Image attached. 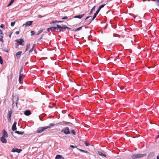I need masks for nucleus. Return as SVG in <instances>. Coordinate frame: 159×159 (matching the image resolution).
Returning <instances> with one entry per match:
<instances>
[{"instance_id": "f257e3e1", "label": "nucleus", "mask_w": 159, "mask_h": 159, "mask_svg": "<svg viewBox=\"0 0 159 159\" xmlns=\"http://www.w3.org/2000/svg\"><path fill=\"white\" fill-rule=\"evenodd\" d=\"M56 26H52L48 28L47 29V31L49 32L50 31L52 32L54 31L56 32H58V30L61 27L58 26V25H57Z\"/></svg>"}, {"instance_id": "f03ea898", "label": "nucleus", "mask_w": 159, "mask_h": 159, "mask_svg": "<svg viewBox=\"0 0 159 159\" xmlns=\"http://www.w3.org/2000/svg\"><path fill=\"white\" fill-rule=\"evenodd\" d=\"M146 156V154H137L132 155L131 156V157L132 159H137L138 158H141Z\"/></svg>"}, {"instance_id": "7ed1b4c3", "label": "nucleus", "mask_w": 159, "mask_h": 159, "mask_svg": "<svg viewBox=\"0 0 159 159\" xmlns=\"http://www.w3.org/2000/svg\"><path fill=\"white\" fill-rule=\"evenodd\" d=\"M50 127H39L36 130V133H41L45 129L48 128H50Z\"/></svg>"}, {"instance_id": "20e7f679", "label": "nucleus", "mask_w": 159, "mask_h": 159, "mask_svg": "<svg viewBox=\"0 0 159 159\" xmlns=\"http://www.w3.org/2000/svg\"><path fill=\"white\" fill-rule=\"evenodd\" d=\"M61 132H63L66 134H70V129L69 128L66 127L61 130Z\"/></svg>"}, {"instance_id": "39448f33", "label": "nucleus", "mask_w": 159, "mask_h": 159, "mask_svg": "<svg viewBox=\"0 0 159 159\" xmlns=\"http://www.w3.org/2000/svg\"><path fill=\"white\" fill-rule=\"evenodd\" d=\"M15 41L16 43H18L20 45H24V40L22 39H16L15 40Z\"/></svg>"}, {"instance_id": "423d86ee", "label": "nucleus", "mask_w": 159, "mask_h": 159, "mask_svg": "<svg viewBox=\"0 0 159 159\" xmlns=\"http://www.w3.org/2000/svg\"><path fill=\"white\" fill-rule=\"evenodd\" d=\"M58 26H59L61 27L58 30V32L62 31V29H64V30H66V29H70V28L67 26L66 25H63L61 26L60 25H58Z\"/></svg>"}, {"instance_id": "0eeeda50", "label": "nucleus", "mask_w": 159, "mask_h": 159, "mask_svg": "<svg viewBox=\"0 0 159 159\" xmlns=\"http://www.w3.org/2000/svg\"><path fill=\"white\" fill-rule=\"evenodd\" d=\"M12 113V110H11L10 111H8L7 114V118L8 121V122H10L11 121V116Z\"/></svg>"}, {"instance_id": "6e6552de", "label": "nucleus", "mask_w": 159, "mask_h": 159, "mask_svg": "<svg viewBox=\"0 0 159 159\" xmlns=\"http://www.w3.org/2000/svg\"><path fill=\"white\" fill-rule=\"evenodd\" d=\"M13 78V73L11 72L9 75L7 76L8 82L10 83L12 80Z\"/></svg>"}, {"instance_id": "1a4fd4ad", "label": "nucleus", "mask_w": 159, "mask_h": 159, "mask_svg": "<svg viewBox=\"0 0 159 159\" xmlns=\"http://www.w3.org/2000/svg\"><path fill=\"white\" fill-rule=\"evenodd\" d=\"M21 151L22 150L21 149H18L17 148H15L12 149L11 151L12 152H17L18 153H20Z\"/></svg>"}, {"instance_id": "9d476101", "label": "nucleus", "mask_w": 159, "mask_h": 159, "mask_svg": "<svg viewBox=\"0 0 159 159\" xmlns=\"http://www.w3.org/2000/svg\"><path fill=\"white\" fill-rule=\"evenodd\" d=\"M155 155V153L153 152H151L147 157V159H150L152 157Z\"/></svg>"}, {"instance_id": "9b49d317", "label": "nucleus", "mask_w": 159, "mask_h": 159, "mask_svg": "<svg viewBox=\"0 0 159 159\" xmlns=\"http://www.w3.org/2000/svg\"><path fill=\"white\" fill-rule=\"evenodd\" d=\"M33 21H30L26 22L23 25H25V26H30L33 23Z\"/></svg>"}, {"instance_id": "f8f14e48", "label": "nucleus", "mask_w": 159, "mask_h": 159, "mask_svg": "<svg viewBox=\"0 0 159 159\" xmlns=\"http://www.w3.org/2000/svg\"><path fill=\"white\" fill-rule=\"evenodd\" d=\"M16 124H17V123L16 122H15L14 123L12 126L11 129L13 131H14L16 130V129H17V128L16 127Z\"/></svg>"}, {"instance_id": "ddd939ff", "label": "nucleus", "mask_w": 159, "mask_h": 159, "mask_svg": "<svg viewBox=\"0 0 159 159\" xmlns=\"http://www.w3.org/2000/svg\"><path fill=\"white\" fill-rule=\"evenodd\" d=\"M1 141L3 143H6L7 142V140L6 139L5 137L2 136L1 138Z\"/></svg>"}, {"instance_id": "4468645a", "label": "nucleus", "mask_w": 159, "mask_h": 159, "mask_svg": "<svg viewBox=\"0 0 159 159\" xmlns=\"http://www.w3.org/2000/svg\"><path fill=\"white\" fill-rule=\"evenodd\" d=\"M3 136H2L7 138L8 137V134L5 129H3Z\"/></svg>"}, {"instance_id": "2eb2a0df", "label": "nucleus", "mask_w": 159, "mask_h": 159, "mask_svg": "<svg viewBox=\"0 0 159 159\" xmlns=\"http://www.w3.org/2000/svg\"><path fill=\"white\" fill-rule=\"evenodd\" d=\"M31 112L29 110L25 111L24 112V114L27 116H29L31 114Z\"/></svg>"}, {"instance_id": "dca6fc26", "label": "nucleus", "mask_w": 159, "mask_h": 159, "mask_svg": "<svg viewBox=\"0 0 159 159\" xmlns=\"http://www.w3.org/2000/svg\"><path fill=\"white\" fill-rule=\"evenodd\" d=\"M97 15V14L96 13H95L94 14L92 19L91 20L89 19V23L87 24H90L91 22L96 17Z\"/></svg>"}, {"instance_id": "f3484780", "label": "nucleus", "mask_w": 159, "mask_h": 159, "mask_svg": "<svg viewBox=\"0 0 159 159\" xmlns=\"http://www.w3.org/2000/svg\"><path fill=\"white\" fill-rule=\"evenodd\" d=\"M22 53V51H19L16 53V55L18 59H20Z\"/></svg>"}, {"instance_id": "a211bd4d", "label": "nucleus", "mask_w": 159, "mask_h": 159, "mask_svg": "<svg viewBox=\"0 0 159 159\" xmlns=\"http://www.w3.org/2000/svg\"><path fill=\"white\" fill-rule=\"evenodd\" d=\"M84 15L85 14H83L81 15L75 16H74V18H78L79 19H81Z\"/></svg>"}, {"instance_id": "6ab92c4d", "label": "nucleus", "mask_w": 159, "mask_h": 159, "mask_svg": "<svg viewBox=\"0 0 159 159\" xmlns=\"http://www.w3.org/2000/svg\"><path fill=\"white\" fill-rule=\"evenodd\" d=\"M23 75H23V73L19 74V83H21V81L22 80V78Z\"/></svg>"}, {"instance_id": "aec40b11", "label": "nucleus", "mask_w": 159, "mask_h": 159, "mask_svg": "<svg viewBox=\"0 0 159 159\" xmlns=\"http://www.w3.org/2000/svg\"><path fill=\"white\" fill-rule=\"evenodd\" d=\"M55 159H64V158L61 156L59 155H57L56 156Z\"/></svg>"}, {"instance_id": "412c9836", "label": "nucleus", "mask_w": 159, "mask_h": 159, "mask_svg": "<svg viewBox=\"0 0 159 159\" xmlns=\"http://www.w3.org/2000/svg\"><path fill=\"white\" fill-rule=\"evenodd\" d=\"M83 27H84V26H83L79 27L78 28H77L76 29L72 30H71L72 31H75V32L77 31H78L79 30H81L82 29V28Z\"/></svg>"}, {"instance_id": "4be33fe9", "label": "nucleus", "mask_w": 159, "mask_h": 159, "mask_svg": "<svg viewBox=\"0 0 159 159\" xmlns=\"http://www.w3.org/2000/svg\"><path fill=\"white\" fill-rule=\"evenodd\" d=\"M62 124L63 125H69L71 124V125H73L70 122H65L63 121L62 122Z\"/></svg>"}, {"instance_id": "5701e85b", "label": "nucleus", "mask_w": 159, "mask_h": 159, "mask_svg": "<svg viewBox=\"0 0 159 159\" xmlns=\"http://www.w3.org/2000/svg\"><path fill=\"white\" fill-rule=\"evenodd\" d=\"M98 154L100 156H104L105 157H106V156L105 154H103L100 151H98Z\"/></svg>"}, {"instance_id": "b1692460", "label": "nucleus", "mask_w": 159, "mask_h": 159, "mask_svg": "<svg viewBox=\"0 0 159 159\" xmlns=\"http://www.w3.org/2000/svg\"><path fill=\"white\" fill-rule=\"evenodd\" d=\"M15 133H17L18 134H24V131H16L15 132Z\"/></svg>"}, {"instance_id": "393cba45", "label": "nucleus", "mask_w": 159, "mask_h": 159, "mask_svg": "<svg viewBox=\"0 0 159 159\" xmlns=\"http://www.w3.org/2000/svg\"><path fill=\"white\" fill-rule=\"evenodd\" d=\"M30 43H27L25 52H26V51H27L28 50V49L30 48Z\"/></svg>"}, {"instance_id": "a878e982", "label": "nucleus", "mask_w": 159, "mask_h": 159, "mask_svg": "<svg viewBox=\"0 0 159 159\" xmlns=\"http://www.w3.org/2000/svg\"><path fill=\"white\" fill-rule=\"evenodd\" d=\"M3 35H0V41L2 43L4 42V41L3 39Z\"/></svg>"}, {"instance_id": "bb28decb", "label": "nucleus", "mask_w": 159, "mask_h": 159, "mask_svg": "<svg viewBox=\"0 0 159 159\" xmlns=\"http://www.w3.org/2000/svg\"><path fill=\"white\" fill-rule=\"evenodd\" d=\"M43 31V30L42 29H41L38 32L37 34V35H39L40 33H41Z\"/></svg>"}, {"instance_id": "cd10ccee", "label": "nucleus", "mask_w": 159, "mask_h": 159, "mask_svg": "<svg viewBox=\"0 0 159 159\" xmlns=\"http://www.w3.org/2000/svg\"><path fill=\"white\" fill-rule=\"evenodd\" d=\"M70 132L71 133L74 135H75L76 134V132L75 131V130L74 129H72L70 130Z\"/></svg>"}, {"instance_id": "c85d7f7f", "label": "nucleus", "mask_w": 159, "mask_h": 159, "mask_svg": "<svg viewBox=\"0 0 159 159\" xmlns=\"http://www.w3.org/2000/svg\"><path fill=\"white\" fill-rule=\"evenodd\" d=\"M96 7L95 6H94L92 9L90 11V12L89 13V14L90 15H91L92 13V12H93V10H95V8Z\"/></svg>"}, {"instance_id": "c756f323", "label": "nucleus", "mask_w": 159, "mask_h": 159, "mask_svg": "<svg viewBox=\"0 0 159 159\" xmlns=\"http://www.w3.org/2000/svg\"><path fill=\"white\" fill-rule=\"evenodd\" d=\"M77 149H78V150L80 151L81 152H85V153L87 152V151H85L84 150L80 149L79 148H77Z\"/></svg>"}, {"instance_id": "7c9ffc66", "label": "nucleus", "mask_w": 159, "mask_h": 159, "mask_svg": "<svg viewBox=\"0 0 159 159\" xmlns=\"http://www.w3.org/2000/svg\"><path fill=\"white\" fill-rule=\"evenodd\" d=\"M3 61L2 57H0V63L1 65L3 64Z\"/></svg>"}, {"instance_id": "2f4dec72", "label": "nucleus", "mask_w": 159, "mask_h": 159, "mask_svg": "<svg viewBox=\"0 0 159 159\" xmlns=\"http://www.w3.org/2000/svg\"><path fill=\"white\" fill-rule=\"evenodd\" d=\"M15 23H16V22L15 21H14V22H11V26L12 27L14 25Z\"/></svg>"}, {"instance_id": "473e14b6", "label": "nucleus", "mask_w": 159, "mask_h": 159, "mask_svg": "<svg viewBox=\"0 0 159 159\" xmlns=\"http://www.w3.org/2000/svg\"><path fill=\"white\" fill-rule=\"evenodd\" d=\"M84 144H85L86 146H88L89 145V143H88L86 141H84Z\"/></svg>"}, {"instance_id": "72a5a7b5", "label": "nucleus", "mask_w": 159, "mask_h": 159, "mask_svg": "<svg viewBox=\"0 0 159 159\" xmlns=\"http://www.w3.org/2000/svg\"><path fill=\"white\" fill-rule=\"evenodd\" d=\"M154 1L156 2L157 5L159 6V0H154Z\"/></svg>"}, {"instance_id": "f704fd0d", "label": "nucleus", "mask_w": 159, "mask_h": 159, "mask_svg": "<svg viewBox=\"0 0 159 159\" xmlns=\"http://www.w3.org/2000/svg\"><path fill=\"white\" fill-rule=\"evenodd\" d=\"M55 125V124L53 123H50L49 125V126L48 127H50V128H51L52 126H53Z\"/></svg>"}, {"instance_id": "c9c22d12", "label": "nucleus", "mask_w": 159, "mask_h": 159, "mask_svg": "<svg viewBox=\"0 0 159 159\" xmlns=\"http://www.w3.org/2000/svg\"><path fill=\"white\" fill-rule=\"evenodd\" d=\"M30 33L31 34V36H32L33 35H34L35 34V32L34 31H33V30L31 31Z\"/></svg>"}, {"instance_id": "e433bc0d", "label": "nucleus", "mask_w": 159, "mask_h": 159, "mask_svg": "<svg viewBox=\"0 0 159 159\" xmlns=\"http://www.w3.org/2000/svg\"><path fill=\"white\" fill-rule=\"evenodd\" d=\"M56 23V21H55V20H54V21H52L50 23V24H55Z\"/></svg>"}, {"instance_id": "4c0bfd02", "label": "nucleus", "mask_w": 159, "mask_h": 159, "mask_svg": "<svg viewBox=\"0 0 159 159\" xmlns=\"http://www.w3.org/2000/svg\"><path fill=\"white\" fill-rule=\"evenodd\" d=\"M105 4H102V5H100L99 7V8L101 9L102 8H103V7H104V6H105Z\"/></svg>"}, {"instance_id": "58836bf2", "label": "nucleus", "mask_w": 159, "mask_h": 159, "mask_svg": "<svg viewBox=\"0 0 159 159\" xmlns=\"http://www.w3.org/2000/svg\"><path fill=\"white\" fill-rule=\"evenodd\" d=\"M23 70V67L22 66L20 67V71L19 74H22L21 72H22V71Z\"/></svg>"}, {"instance_id": "ea45409f", "label": "nucleus", "mask_w": 159, "mask_h": 159, "mask_svg": "<svg viewBox=\"0 0 159 159\" xmlns=\"http://www.w3.org/2000/svg\"><path fill=\"white\" fill-rule=\"evenodd\" d=\"M101 10L99 8L97 10V11H96L95 13H96L98 15V13H99V11H100V10Z\"/></svg>"}, {"instance_id": "a19ab883", "label": "nucleus", "mask_w": 159, "mask_h": 159, "mask_svg": "<svg viewBox=\"0 0 159 159\" xmlns=\"http://www.w3.org/2000/svg\"><path fill=\"white\" fill-rule=\"evenodd\" d=\"M67 18H68V17L67 16H65L61 18V19L62 20H66V19H67Z\"/></svg>"}, {"instance_id": "79ce46f5", "label": "nucleus", "mask_w": 159, "mask_h": 159, "mask_svg": "<svg viewBox=\"0 0 159 159\" xmlns=\"http://www.w3.org/2000/svg\"><path fill=\"white\" fill-rule=\"evenodd\" d=\"M5 26V25L3 24H2L0 25V28H3Z\"/></svg>"}, {"instance_id": "37998d69", "label": "nucleus", "mask_w": 159, "mask_h": 159, "mask_svg": "<svg viewBox=\"0 0 159 159\" xmlns=\"http://www.w3.org/2000/svg\"><path fill=\"white\" fill-rule=\"evenodd\" d=\"M44 16H42L40 15H39L38 16V18H41V17H43Z\"/></svg>"}, {"instance_id": "c03bdc74", "label": "nucleus", "mask_w": 159, "mask_h": 159, "mask_svg": "<svg viewBox=\"0 0 159 159\" xmlns=\"http://www.w3.org/2000/svg\"><path fill=\"white\" fill-rule=\"evenodd\" d=\"M70 147L71 148H74L75 147L77 148V147L76 146H75V147L74 146H73V145H70Z\"/></svg>"}, {"instance_id": "a18cd8bd", "label": "nucleus", "mask_w": 159, "mask_h": 159, "mask_svg": "<svg viewBox=\"0 0 159 159\" xmlns=\"http://www.w3.org/2000/svg\"><path fill=\"white\" fill-rule=\"evenodd\" d=\"M91 16H87L86 17V18L85 19V20H87L89 18H90Z\"/></svg>"}, {"instance_id": "49530a36", "label": "nucleus", "mask_w": 159, "mask_h": 159, "mask_svg": "<svg viewBox=\"0 0 159 159\" xmlns=\"http://www.w3.org/2000/svg\"><path fill=\"white\" fill-rule=\"evenodd\" d=\"M0 35H4L2 33V31L0 29Z\"/></svg>"}, {"instance_id": "de8ad7c7", "label": "nucleus", "mask_w": 159, "mask_h": 159, "mask_svg": "<svg viewBox=\"0 0 159 159\" xmlns=\"http://www.w3.org/2000/svg\"><path fill=\"white\" fill-rule=\"evenodd\" d=\"M33 48H32L31 49H30L29 51V52L30 53V52H32L33 51Z\"/></svg>"}, {"instance_id": "09e8293b", "label": "nucleus", "mask_w": 159, "mask_h": 159, "mask_svg": "<svg viewBox=\"0 0 159 159\" xmlns=\"http://www.w3.org/2000/svg\"><path fill=\"white\" fill-rule=\"evenodd\" d=\"M15 33L17 35L19 34H20V31H17L15 32Z\"/></svg>"}, {"instance_id": "8fccbe9b", "label": "nucleus", "mask_w": 159, "mask_h": 159, "mask_svg": "<svg viewBox=\"0 0 159 159\" xmlns=\"http://www.w3.org/2000/svg\"><path fill=\"white\" fill-rule=\"evenodd\" d=\"M12 32H11V33H10L9 34V36L10 37H11V35L12 34Z\"/></svg>"}, {"instance_id": "3c124183", "label": "nucleus", "mask_w": 159, "mask_h": 159, "mask_svg": "<svg viewBox=\"0 0 159 159\" xmlns=\"http://www.w3.org/2000/svg\"><path fill=\"white\" fill-rule=\"evenodd\" d=\"M18 98H17V100H16V106L17 107V103H18L17 102H18Z\"/></svg>"}, {"instance_id": "603ef678", "label": "nucleus", "mask_w": 159, "mask_h": 159, "mask_svg": "<svg viewBox=\"0 0 159 159\" xmlns=\"http://www.w3.org/2000/svg\"><path fill=\"white\" fill-rule=\"evenodd\" d=\"M79 61L77 60H75L74 62L76 63H78Z\"/></svg>"}, {"instance_id": "864d4df0", "label": "nucleus", "mask_w": 159, "mask_h": 159, "mask_svg": "<svg viewBox=\"0 0 159 159\" xmlns=\"http://www.w3.org/2000/svg\"><path fill=\"white\" fill-rule=\"evenodd\" d=\"M14 0H11V1L10 2L11 4H12V3L13 2H14Z\"/></svg>"}, {"instance_id": "5fc2aeb1", "label": "nucleus", "mask_w": 159, "mask_h": 159, "mask_svg": "<svg viewBox=\"0 0 159 159\" xmlns=\"http://www.w3.org/2000/svg\"><path fill=\"white\" fill-rule=\"evenodd\" d=\"M12 4L10 2L8 4V5L7 6V7H9V6H10Z\"/></svg>"}, {"instance_id": "6e6d98bb", "label": "nucleus", "mask_w": 159, "mask_h": 159, "mask_svg": "<svg viewBox=\"0 0 159 159\" xmlns=\"http://www.w3.org/2000/svg\"><path fill=\"white\" fill-rule=\"evenodd\" d=\"M35 46V44H34L33 45V47L32 48H33L34 49V48Z\"/></svg>"}, {"instance_id": "4d7b16f0", "label": "nucleus", "mask_w": 159, "mask_h": 159, "mask_svg": "<svg viewBox=\"0 0 159 159\" xmlns=\"http://www.w3.org/2000/svg\"><path fill=\"white\" fill-rule=\"evenodd\" d=\"M13 133H13V132H11V134H12V135L13 136V137H15L13 135Z\"/></svg>"}, {"instance_id": "13d9d810", "label": "nucleus", "mask_w": 159, "mask_h": 159, "mask_svg": "<svg viewBox=\"0 0 159 159\" xmlns=\"http://www.w3.org/2000/svg\"><path fill=\"white\" fill-rule=\"evenodd\" d=\"M55 21H56V23H57V22L59 23V22H60V21H59V20H55Z\"/></svg>"}, {"instance_id": "bf43d9fd", "label": "nucleus", "mask_w": 159, "mask_h": 159, "mask_svg": "<svg viewBox=\"0 0 159 159\" xmlns=\"http://www.w3.org/2000/svg\"><path fill=\"white\" fill-rule=\"evenodd\" d=\"M157 159H159V155H158L157 157Z\"/></svg>"}, {"instance_id": "052dcab7", "label": "nucleus", "mask_w": 159, "mask_h": 159, "mask_svg": "<svg viewBox=\"0 0 159 159\" xmlns=\"http://www.w3.org/2000/svg\"><path fill=\"white\" fill-rule=\"evenodd\" d=\"M4 51H5L6 52H8V51L7 50L5 49Z\"/></svg>"}, {"instance_id": "680f3d73", "label": "nucleus", "mask_w": 159, "mask_h": 159, "mask_svg": "<svg viewBox=\"0 0 159 159\" xmlns=\"http://www.w3.org/2000/svg\"><path fill=\"white\" fill-rule=\"evenodd\" d=\"M28 62H26L25 63V65H26L28 64Z\"/></svg>"}, {"instance_id": "e2e57ef3", "label": "nucleus", "mask_w": 159, "mask_h": 159, "mask_svg": "<svg viewBox=\"0 0 159 159\" xmlns=\"http://www.w3.org/2000/svg\"><path fill=\"white\" fill-rule=\"evenodd\" d=\"M42 36L39 39V40H40L41 39H42Z\"/></svg>"}, {"instance_id": "0e129e2a", "label": "nucleus", "mask_w": 159, "mask_h": 159, "mask_svg": "<svg viewBox=\"0 0 159 159\" xmlns=\"http://www.w3.org/2000/svg\"><path fill=\"white\" fill-rule=\"evenodd\" d=\"M157 138H159V134L157 136Z\"/></svg>"}, {"instance_id": "69168bd1", "label": "nucleus", "mask_w": 159, "mask_h": 159, "mask_svg": "<svg viewBox=\"0 0 159 159\" xmlns=\"http://www.w3.org/2000/svg\"><path fill=\"white\" fill-rule=\"evenodd\" d=\"M16 48H18V46H16Z\"/></svg>"}, {"instance_id": "338daca9", "label": "nucleus", "mask_w": 159, "mask_h": 159, "mask_svg": "<svg viewBox=\"0 0 159 159\" xmlns=\"http://www.w3.org/2000/svg\"><path fill=\"white\" fill-rule=\"evenodd\" d=\"M116 34H115L114 35H113V36L114 37H116Z\"/></svg>"}, {"instance_id": "774afa93", "label": "nucleus", "mask_w": 159, "mask_h": 159, "mask_svg": "<svg viewBox=\"0 0 159 159\" xmlns=\"http://www.w3.org/2000/svg\"><path fill=\"white\" fill-rule=\"evenodd\" d=\"M60 22H63V21H60Z\"/></svg>"}]
</instances>
